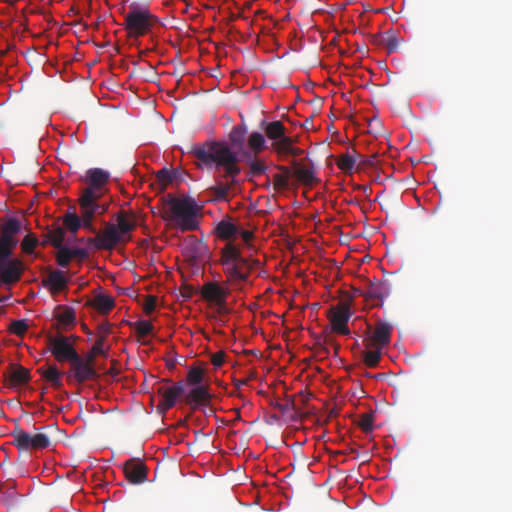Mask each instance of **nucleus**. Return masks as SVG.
I'll return each mask as SVG.
<instances>
[{
    "mask_svg": "<svg viewBox=\"0 0 512 512\" xmlns=\"http://www.w3.org/2000/svg\"><path fill=\"white\" fill-rule=\"evenodd\" d=\"M189 153L197 160L198 168H215L216 184L209 191L215 200H226L241 173L238 154L227 143L219 141L193 145Z\"/></svg>",
    "mask_w": 512,
    "mask_h": 512,
    "instance_id": "f257e3e1",
    "label": "nucleus"
},
{
    "mask_svg": "<svg viewBox=\"0 0 512 512\" xmlns=\"http://www.w3.org/2000/svg\"><path fill=\"white\" fill-rule=\"evenodd\" d=\"M214 231L220 239L227 241L220 250L219 261L228 281L233 283L246 282L250 273L261 263L258 259L243 255L241 244L235 242L239 227L230 218H227L221 220Z\"/></svg>",
    "mask_w": 512,
    "mask_h": 512,
    "instance_id": "f03ea898",
    "label": "nucleus"
},
{
    "mask_svg": "<svg viewBox=\"0 0 512 512\" xmlns=\"http://www.w3.org/2000/svg\"><path fill=\"white\" fill-rule=\"evenodd\" d=\"M158 23L159 19L151 13L148 5L134 2L124 14L123 27L128 37L138 39L152 33Z\"/></svg>",
    "mask_w": 512,
    "mask_h": 512,
    "instance_id": "7ed1b4c3",
    "label": "nucleus"
},
{
    "mask_svg": "<svg viewBox=\"0 0 512 512\" xmlns=\"http://www.w3.org/2000/svg\"><path fill=\"white\" fill-rule=\"evenodd\" d=\"M167 219L183 232L193 231L198 227L194 203L186 199H171Z\"/></svg>",
    "mask_w": 512,
    "mask_h": 512,
    "instance_id": "20e7f679",
    "label": "nucleus"
},
{
    "mask_svg": "<svg viewBox=\"0 0 512 512\" xmlns=\"http://www.w3.org/2000/svg\"><path fill=\"white\" fill-rule=\"evenodd\" d=\"M24 271V262L20 258L13 257V253L0 254V280L3 286L10 288L19 282Z\"/></svg>",
    "mask_w": 512,
    "mask_h": 512,
    "instance_id": "39448f33",
    "label": "nucleus"
},
{
    "mask_svg": "<svg viewBox=\"0 0 512 512\" xmlns=\"http://www.w3.org/2000/svg\"><path fill=\"white\" fill-rule=\"evenodd\" d=\"M91 192L87 191L86 195H81L79 198L80 212H81V222L85 229L88 231L97 234V230L93 225V219L96 215L104 214L108 205L100 202H92Z\"/></svg>",
    "mask_w": 512,
    "mask_h": 512,
    "instance_id": "423d86ee",
    "label": "nucleus"
},
{
    "mask_svg": "<svg viewBox=\"0 0 512 512\" xmlns=\"http://www.w3.org/2000/svg\"><path fill=\"white\" fill-rule=\"evenodd\" d=\"M13 444L20 451L42 450L50 446L51 440L44 433L30 434L22 429L12 432Z\"/></svg>",
    "mask_w": 512,
    "mask_h": 512,
    "instance_id": "0eeeda50",
    "label": "nucleus"
},
{
    "mask_svg": "<svg viewBox=\"0 0 512 512\" xmlns=\"http://www.w3.org/2000/svg\"><path fill=\"white\" fill-rule=\"evenodd\" d=\"M22 224L19 219L10 217L0 223V254L14 253L17 247V234L20 233Z\"/></svg>",
    "mask_w": 512,
    "mask_h": 512,
    "instance_id": "6e6552de",
    "label": "nucleus"
},
{
    "mask_svg": "<svg viewBox=\"0 0 512 512\" xmlns=\"http://www.w3.org/2000/svg\"><path fill=\"white\" fill-rule=\"evenodd\" d=\"M123 239L116 224L107 222L105 223L104 230L97 233L95 237L88 238L87 243L98 250H112L122 242Z\"/></svg>",
    "mask_w": 512,
    "mask_h": 512,
    "instance_id": "1a4fd4ad",
    "label": "nucleus"
},
{
    "mask_svg": "<svg viewBox=\"0 0 512 512\" xmlns=\"http://www.w3.org/2000/svg\"><path fill=\"white\" fill-rule=\"evenodd\" d=\"M371 326H367V339L364 344L366 348H385L390 344L393 326L385 321L378 320L375 323L374 330L371 332Z\"/></svg>",
    "mask_w": 512,
    "mask_h": 512,
    "instance_id": "9d476101",
    "label": "nucleus"
},
{
    "mask_svg": "<svg viewBox=\"0 0 512 512\" xmlns=\"http://www.w3.org/2000/svg\"><path fill=\"white\" fill-rule=\"evenodd\" d=\"M110 178L109 172L101 168H91L86 172L85 181L88 184L81 195H86L87 191L91 192L92 202H99L103 195V187L108 183Z\"/></svg>",
    "mask_w": 512,
    "mask_h": 512,
    "instance_id": "9b49d317",
    "label": "nucleus"
},
{
    "mask_svg": "<svg viewBox=\"0 0 512 512\" xmlns=\"http://www.w3.org/2000/svg\"><path fill=\"white\" fill-rule=\"evenodd\" d=\"M49 350L58 362H72L79 355L68 338L59 334L47 337Z\"/></svg>",
    "mask_w": 512,
    "mask_h": 512,
    "instance_id": "f8f14e48",
    "label": "nucleus"
},
{
    "mask_svg": "<svg viewBox=\"0 0 512 512\" xmlns=\"http://www.w3.org/2000/svg\"><path fill=\"white\" fill-rule=\"evenodd\" d=\"M353 298L351 297L347 301H344L339 304L338 307L334 308L331 311V315L329 316L332 330L341 335H349L350 330L348 328V321L352 315L351 313V305Z\"/></svg>",
    "mask_w": 512,
    "mask_h": 512,
    "instance_id": "ddd939ff",
    "label": "nucleus"
},
{
    "mask_svg": "<svg viewBox=\"0 0 512 512\" xmlns=\"http://www.w3.org/2000/svg\"><path fill=\"white\" fill-rule=\"evenodd\" d=\"M183 255L190 264L197 265L209 258L208 246L195 236H188L184 241Z\"/></svg>",
    "mask_w": 512,
    "mask_h": 512,
    "instance_id": "4468645a",
    "label": "nucleus"
},
{
    "mask_svg": "<svg viewBox=\"0 0 512 512\" xmlns=\"http://www.w3.org/2000/svg\"><path fill=\"white\" fill-rule=\"evenodd\" d=\"M262 125H265V135L271 140V150L277 154L283 145L288 144V140L291 138L287 135L286 127L279 120L267 124L263 121Z\"/></svg>",
    "mask_w": 512,
    "mask_h": 512,
    "instance_id": "2eb2a0df",
    "label": "nucleus"
},
{
    "mask_svg": "<svg viewBox=\"0 0 512 512\" xmlns=\"http://www.w3.org/2000/svg\"><path fill=\"white\" fill-rule=\"evenodd\" d=\"M228 290L216 282L205 283L201 288V296L204 300L215 304L221 312L226 305Z\"/></svg>",
    "mask_w": 512,
    "mask_h": 512,
    "instance_id": "dca6fc26",
    "label": "nucleus"
},
{
    "mask_svg": "<svg viewBox=\"0 0 512 512\" xmlns=\"http://www.w3.org/2000/svg\"><path fill=\"white\" fill-rule=\"evenodd\" d=\"M390 293L389 286L385 281L370 282L364 292H359V296L363 297L367 303L372 306H379Z\"/></svg>",
    "mask_w": 512,
    "mask_h": 512,
    "instance_id": "f3484780",
    "label": "nucleus"
},
{
    "mask_svg": "<svg viewBox=\"0 0 512 512\" xmlns=\"http://www.w3.org/2000/svg\"><path fill=\"white\" fill-rule=\"evenodd\" d=\"M123 472L132 484H141L147 480L148 469L140 459L131 458L123 464Z\"/></svg>",
    "mask_w": 512,
    "mask_h": 512,
    "instance_id": "a211bd4d",
    "label": "nucleus"
},
{
    "mask_svg": "<svg viewBox=\"0 0 512 512\" xmlns=\"http://www.w3.org/2000/svg\"><path fill=\"white\" fill-rule=\"evenodd\" d=\"M158 393L161 395L159 406L164 410L172 408L177 399L184 393V383L182 381L176 382L171 387H160Z\"/></svg>",
    "mask_w": 512,
    "mask_h": 512,
    "instance_id": "6ab92c4d",
    "label": "nucleus"
},
{
    "mask_svg": "<svg viewBox=\"0 0 512 512\" xmlns=\"http://www.w3.org/2000/svg\"><path fill=\"white\" fill-rule=\"evenodd\" d=\"M292 175L304 186L313 187L320 180L317 178L313 166L301 165L297 160L291 162Z\"/></svg>",
    "mask_w": 512,
    "mask_h": 512,
    "instance_id": "aec40b11",
    "label": "nucleus"
},
{
    "mask_svg": "<svg viewBox=\"0 0 512 512\" xmlns=\"http://www.w3.org/2000/svg\"><path fill=\"white\" fill-rule=\"evenodd\" d=\"M70 364L73 377L78 383H83L97 376L93 366L89 364V362H85L80 355H78Z\"/></svg>",
    "mask_w": 512,
    "mask_h": 512,
    "instance_id": "412c9836",
    "label": "nucleus"
},
{
    "mask_svg": "<svg viewBox=\"0 0 512 512\" xmlns=\"http://www.w3.org/2000/svg\"><path fill=\"white\" fill-rule=\"evenodd\" d=\"M43 285L48 287L52 295H56L67 289L68 279L63 271L51 270L47 278L43 280Z\"/></svg>",
    "mask_w": 512,
    "mask_h": 512,
    "instance_id": "4be33fe9",
    "label": "nucleus"
},
{
    "mask_svg": "<svg viewBox=\"0 0 512 512\" xmlns=\"http://www.w3.org/2000/svg\"><path fill=\"white\" fill-rule=\"evenodd\" d=\"M211 399L208 387L205 385L193 386L187 393L185 401L188 405L196 409L200 405H207Z\"/></svg>",
    "mask_w": 512,
    "mask_h": 512,
    "instance_id": "5701e85b",
    "label": "nucleus"
},
{
    "mask_svg": "<svg viewBox=\"0 0 512 512\" xmlns=\"http://www.w3.org/2000/svg\"><path fill=\"white\" fill-rule=\"evenodd\" d=\"M54 318L63 329L74 324L76 321L75 311L71 307L65 305H58L55 308Z\"/></svg>",
    "mask_w": 512,
    "mask_h": 512,
    "instance_id": "b1692460",
    "label": "nucleus"
},
{
    "mask_svg": "<svg viewBox=\"0 0 512 512\" xmlns=\"http://www.w3.org/2000/svg\"><path fill=\"white\" fill-rule=\"evenodd\" d=\"M277 169L281 172L273 176L274 190H285L289 187V178L292 176V170L288 166L278 165Z\"/></svg>",
    "mask_w": 512,
    "mask_h": 512,
    "instance_id": "393cba45",
    "label": "nucleus"
},
{
    "mask_svg": "<svg viewBox=\"0 0 512 512\" xmlns=\"http://www.w3.org/2000/svg\"><path fill=\"white\" fill-rule=\"evenodd\" d=\"M38 372L41 374V376L51 383V385L54 388H61L63 383L61 379V372L57 369L55 365L49 366L47 369L40 368L38 369Z\"/></svg>",
    "mask_w": 512,
    "mask_h": 512,
    "instance_id": "a878e982",
    "label": "nucleus"
},
{
    "mask_svg": "<svg viewBox=\"0 0 512 512\" xmlns=\"http://www.w3.org/2000/svg\"><path fill=\"white\" fill-rule=\"evenodd\" d=\"M246 134L247 126L244 123L234 126L229 133L231 145L235 148L241 149L244 145Z\"/></svg>",
    "mask_w": 512,
    "mask_h": 512,
    "instance_id": "bb28decb",
    "label": "nucleus"
},
{
    "mask_svg": "<svg viewBox=\"0 0 512 512\" xmlns=\"http://www.w3.org/2000/svg\"><path fill=\"white\" fill-rule=\"evenodd\" d=\"M30 380V372L21 365L14 366L9 374V381L12 386L22 385Z\"/></svg>",
    "mask_w": 512,
    "mask_h": 512,
    "instance_id": "cd10ccee",
    "label": "nucleus"
},
{
    "mask_svg": "<svg viewBox=\"0 0 512 512\" xmlns=\"http://www.w3.org/2000/svg\"><path fill=\"white\" fill-rule=\"evenodd\" d=\"M117 228L120 231V234L124 238V236L135 229L136 222L132 219L127 218V213L123 210H120L116 215Z\"/></svg>",
    "mask_w": 512,
    "mask_h": 512,
    "instance_id": "c85d7f7f",
    "label": "nucleus"
},
{
    "mask_svg": "<svg viewBox=\"0 0 512 512\" xmlns=\"http://www.w3.org/2000/svg\"><path fill=\"white\" fill-rule=\"evenodd\" d=\"M357 160L358 156L355 153L353 155L346 153L338 157L336 164L341 171L351 174L354 170Z\"/></svg>",
    "mask_w": 512,
    "mask_h": 512,
    "instance_id": "c756f323",
    "label": "nucleus"
},
{
    "mask_svg": "<svg viewBox=\"0 0 512 512\" xmlns=\"http://www.w3.org/2000/svg\"><path fill=\"white\" fill-rule=\"evenodd\" d=\"M93 306L103 314L110 312L114 306V299L108 295L100 294L93 300Z\"/></svg>",
    "mask_w": 512,
    "mask_h": 512,
    "instance_id": "7c9ffc66",
    "label": "nucleus"
},
{
    "mask_svg": "<svg viewBox=\"0 0 512 512\" xmlns=\"http://www.w3.org/2000/svg\"><path fill=\"white\" fill-rule=\"evenodd\" d=\"M294 143L295 140L291 137L288 140V144L283 145V147L278 151L277 155L281 160L286 159L288 156L298 157L304 154V150L299 147H295Z\"/></svg>",
    "mask_w": 512,
    "mask_h": 512,
    "instance_id": "2f4dec72",
    "label": "nucleus"
},
{
    "mask_svg": "<svg viewBox=\"0 0 512 512\" xmlns=\"http://www.w3.org/2000/svg\"><path fill=\"white\" fill-rule=\"evenodd\" d=\"M363 352V361L368 367H376L381 359L383 348H367Z\"/></svg>",
    "mask_w": 512,
    "mask_h": 512,
    "instance_id": "473e14b6",
    "label": "nucleus"
},
{
    "mask_svg": "<svg viewBox=\"0 0 512 512\" xmlns=\"http://www.w3.org/2000/svg\"><path fill=\"white\" fill-rule=\"evenodd\" d=\"M265 142L264 135L259 132H252L248 137V146L255 154L265 148Z\"/></svg>",
    "mask_w": 512,
    "mask_h": 512,
    "instance_id": "72a5a7b5",
    "label": "nucleus"
},
{
    "mask_svg": "<svg viewBox=\"0 0 512 512\" xmlns=\"http://www.w3.org/2000/svg\"><path fill=\"white\" fill-rule=\"evenodd\" d=\"M204 380V369L198 366H191L188 370L186 381L188 385H202Z\"/></svg>",
    "mask_w": 512,
    "mask_h": 512,
    "instance_id": "f704fd0d",
    "label": "nucleus"
},
{
    "mask_svg": "<svg viewBox=\"0 0 512 512\" xmlns=\"http://www.w3.org/2000/svg\"><path fill=\"white\" fill-rule=\"evenodd\" d=\"M72 259L73 257L71 253V248H68L64 245L57 248L56 262L60 267L66 268L72 261Z\"/></svg>",
    "mask_w": 512,
    "mask_h": 512,
    "instance_id": "c9c22d12",
    "label": "nucleus"
},
{
    "mask_svg": "<svg viewBox=\"0 0 512 512\" xmlns=\"http://www.w3.org/2000/svg\"><path fill=\"white\" fill-rule=\"evenodd\" d=\"M357 425L365 433L372 432L374 429V412L363 413L359 416Z\"/></svg>",
    "mask_w": 512,
    "mask_h": 512,
    "instance_id": "e433bc0d",
    "label": "nucleus"
},
{
    "mask_svg": "<svg viewBox=\"0 0 512 512\" xmlns=\"http://www.w3.org/2000/svg\"><path fill=\"white\" fill-rule=\"evenodd\" d=\"M63 224L69 231L76 233L80 229L82 222L76 213H67L64 216Z\"/></svg>",
    "mask_w": 512,
    "mask_h": 512,
    "instance_id": "4c0bfd02",
    "label": "nucleus"
},
{
    "mask_svg": "<svg viewBox=\"0 0 512 512\" xmlns=\"http://www.w3.org/2000/svg\"><path fill=\"white\" fill-rule=\"evenodd\" d=\"M47 234L50 237V245L56 249L63 246L65 240V231L62 227H57L56 229L50 230L47 232Z\"/></svg>",
    "mask_w": 512,
    "mask_h": 512,
    "instance_id": "58836bf2",
    "label": "nucleus"
},
{
    "mask_svg": "<svg viewBox=\"0 0 512 512\" xmlns=\"http://www.w3.org/2000/svg\"><path fill=\"white\" fill-rule=\"evenodd\" d=\"M38 243H39V241H38L37 237L32 233H28L24 237V239L22 240V243H21L23 252H25L27 254L33 253V251L36 248V246L38 245Z\"/></svg>",
    "mask_w": 512,
    "mask_h": 512,
    "instance_id": "ea45409f",
    "label": "nucleus"
},
{
    "mask_svg": "<svg viewBox=\"0 0 512 512\" xmlns=\"http://www.w3.org/2000/svg\"><path fill=\"white\" fill-rule=\"evenodd\" d=\"M29 326L26 320H14L10 323L9 331L17 336L22 337L28 330Z\"/></svg>",
    "mask_w": 512,
    "mask_h": 512,
    "instance_id": "a19ab883",
    "label": "nucleus"
},
{
    "mask_svg": "<svg viewBox=\"0 0 512 512\" xmlns=\"http://www.w3.org/2000/svg\"><path fill=\"white\" fill-rule=\"evenodd\" d=\"M249 175L250 176H260L264 174L267 170V166L258 160H249Z\"/></svg>",
    "mask_w": 512,
    "mask_h": 512,
    "instance_id": "79ce46f5",
    "label": "nucleus"
},
{
    "mask_svg": "<svg viewBox=\"0 0 512 512\" xmlns=\"http://www.w3.org/2000/svg\"><path fill=\"white\" fill-rule=\"evenodd\" d=\"M135 329L139 337H146L152 332L153 325L149 321L140 320L135 323Z\"/></svg>",
    "mask_w": 512,
    "mask_h": 512,
    "instance_id": "37998d69",
    "label": "nucleus"
},
{
    "mask_svg": "<svg viewBox=\"0 0 512 512\" xmlns=\"http://www.w3.org/2000/svg\"><path fill=\"white\" fill-rule=\"evenodd\" d=\"M353 153H355L358 156L359 163L363 167H377L378 166V156L377 154H372L370 156H363L361 154H358L354 149Z\"/></svg>",
    "mask_w": 512,
    "mask_h": 512,
    "instance_id": "c03bdc74",
    "label": "nucleus"
},
{
    "mask_svg": "<svg viewBox=\"0 0 512 512\" xmlns=\"http://www.w3.org/2000/svg\"><path fill=\"white\" fill-rule=\"evenodd\" d=\"M156 176L159 182H161L163 185H167L168 183H171L172 180L174 179L175 172H171L166 168H163L157 172Z\"/></svg>",
    "mask_w": 512,
    "mask_h": 512,
    "instance_id": "a18cd8bd",
    "label": "nucleus"
},
{
    "mask_svg": "<svg viewBox=\"0 0 512 512\" xmlns=\"http://www.w3.org/2000/svg\"><path fill=\"white\" fill-rule=\"evenodd\" d=\"M104 342H105L104 336H99L91 348L92 354L104 355L105 354Z\"/></svg>",
    "mask_w": 512,
    "mask_h": 512,
    "instance_id": "49530a36",
    "label": "nucleus"
},
{
    "mask_svg": "<svg viewBox=\"0 0 512 512\" xmlns=\"http://www.w3.org/2000/svg\"><path fill=\"white\" fill-rule=\"evenodd\" d=\"M156 297L148 296L146 302L144 304V311L146 314H150L155 310L156 307Z\"/></svg>",
    "mask_w": 512,
    "mask_h": 512,
    "instance_id": "de8ad7c7",
    "label": "nucleus"
},
{
    "mask_svg": "<svg viewBox=\"0 0 512 512\" xmlns=\"http://www.w3.org/2000/svg\"><path fill=\"white\" fill-rule=\"evenodd\" d=\"M224 358H225V353L223 351H220V352H217L215 354L212 355L211 357V363L215 366V367H220L223 365L224 363Z\"/></svg>",
    "mask_w": 512,
    "mask_h": 512,
    "instance_id": "09e8293b",
    "label": "nucleus"
},
{
    "mask_svg": "<svg viewBox=\"0 0 512 512\" xmlns=\"http://www.w3.org/2000/svg\"><path fill=\"white\" fill-rule=\"evenodd\" d=\"M399 42L396 37L392 36L387 39L386 49L388 53H393L397 50Z\"/></svg>",
    "mask_w": 512,
    "mask_h": 512,
    "instance_id": "8fccbe9b",
    "label": "nucleus"
},
{
    "mask_svg": "<svg viewBox=\"0 0 512 512\" xmlns=\"http://www.w3.org/2000/svg\"><path fill=\"white\" fill-rule=\"evenodd\" d=\"M72 257L83 260L88 257V252L84 248H71Z\"/></svg>",
    "mask_w": 512,
    "mask_h": 512,
    "instance_id": "3c124183",
    "label": "nucleus"
},
{
    "mask_svg": "<svg viewBox=\"0 0 512 512\" xmlns=\"http://www.w3.org/2000/svg\"><path fill=\"white\" fill-rule=\"evenodd\" d=\"M238 236L241 237L243 245H249L250 241L253 238V233L247 230L239 229Z\"/></svg>",
    "mask_w": 512,
    "mask_h": 512,
    "instance_id": "603ef678",
    "label": "nucleus"
},
{
    "mask_svg": "<svg viewBox=\"0 0 512 512\" xmlns=\"http://www.w3.org/2000/svg\"><path fill=\"white\" fill-rule=\"evenodd\" d=\"M98 329H99V331L101 333L100 336H104V338L110 332V326H109L108 323H101V324H99Z\"/></svg>",
    "mask_w": 512,
    "mask_h": 512,
    "instance_id": "864d4df0",
    "label": "nucleus"
},
{
    "mask_svg": "<svg viewBox=\"0 0 512 512\" xmlns=\"http://www.w3.org/2000/svg\"><path fill=\"white\" fill-rule=\"evenodd\" d=\"M325 343H326L327 345H331V346H333V348H334V350H335V353H337V351H338V349H339V347H340L338 344L334 343L330 338H327V339L325 340Z\"/></svg>",
    "mask_w": 512,
    "mask_h": 512,
    "instance_id": "5fc2aeb1",
    "label": "nucleus"
},
{
    "mask_svg": "<svg viewBox=\"0 0 512 512\" xmlns=\"http://www.w3.org/2000/svg\"><path fill=\"white\" fill-rule=\"evenodd\" d=\"M95 356H96V354H92V352L90 351L89 354L87 355V358L84 361L89 362V364L92 365Z\"/></svg>",
    "mask_w": 512,
    "mask_h": 512,
    "instance_id": "6e6d98bb",
    "label": "nucleus"
},
{
    "mask_svg": "<svg viewBox=\"0 0 512 512\" xmlns=\"http://www.w3.org/2000/svg\"><path fill=\"white\" fill-rule=\"evenodd\" d=\"M48 244H50V237H49V236H48V234L46 233V234L44 235V239H43V241H42V245H44V246H45V245H48Z\"/></svg>",
    "mask_w": 512,
    "mask_h": 512,
    "instance_id": "4d7b16f0",
    "label": "nucleus"
},
{
    "mask_svg": "<svg viewBox=\"0 0 512 512\" xmlns=\"http://www.w3.org/2000/svg\"><path fill=\"white\" fill-rule=\"evenodd\" d=\"M287 407V405L277 404V408L282 412H285L287 410Z\"/></svg>",
    "mask_w": 512,
    "mask_h": 512,
    "instance_id": "13d9d810",
    "label": "nucleus"
},
{
    "mask_svg": "<svg viewBox=\"0 0 512 512\" xmlns=\"http://www.w3.org/2000/svg\"><path fill=\"white\" fill-rule=\"evenodd\" d=\"M365 290L362 289H354V297L359 296V292H364Z\"/></svg>",
    "mask_w": 512,
    "mask_h": 512,
    "instance_id": "bf43d9fd",
    "label": "nucleus"
},
{
    "mask_svg": "<svg viewBox=\"0 0 512 512\" xmlns=\"http://www.w3.org/2000/svg\"><path fill=\"white\" fill-rule=\"evenodd\" d=\"M3 285V282L0 280V287ZM5 299L0 298V303L3 302Z\"/></svg>",
    "mask_w": 512,
    "mask_h": 512,
    "instance_id": "052dcab7",
    "label": "nucleus"
},
{
    "mask_svg": "<svg viewBox=\"0 0 512 512\" xmlns=\"http://www.w3.org/2000/svg\"><path fill=\"white\" fill-rule=\"evenodd\" d=\"M6 54V51H0V56H4Z\"/></svg>",
    "mask_w": 512,
    "mask_h": 512,
    "instance_id": "680f3d73",
    "label": "nucleus"
}]
</instances>
